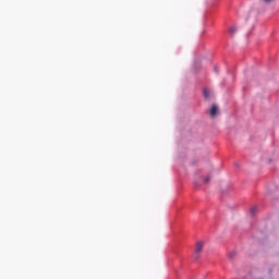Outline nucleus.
Segmentation results:
<instances>
[{
    "label": "nucleus",
    "instance_id": "0eeeda50",
    "mask_svg": "<svg viewBox=\"0 0 279 279\" xmlns=\"http://www.w3.org/2000/svg\"><path fill=\"white\" fill-rule=\"evenodd\" d=\"M195 186H199V184L196 182V183H195Z\"/></svg>",
    "mask_w": 279,
    "mask_h": 279
},
{
    "label": "nucleus",
    "instance_id": "39448f33",
    "mask_svg": "<svg viewBox=\"0 0 279 279\" xmlns=\"http://www.w3.org/2000/svg\"><path fill=\"white\" fill-rule=\"evenodd\" d=\"M199 181L203 182V184H208V182H210V177L201 178Z\"/></svg>",
    "mask_w": 279,
    "mask_h": 279
},
{
    "label": "nucleus",
    "instance_id": "7ed1b4c3",
    "mask_svg": "<svg viewBox=\"0 0 279 279\" xmlns=\"http://www.w3.org/2000/svg\"><path fill=\"white\" fill-rule=\"evenodd\" d=\"M203 95H204L205 99H209L210 98V89L205 88L203 90Z\"/></svg>",
    "mask_w": 279,
    "mask_h": 279
},
{
    "label": "nucleus",
    "instance_id": "423d86ee",
    "mask_svg": "<svg viewBox=\"0 0 279 279\" xmlns=\"http://www.w3.org/2000/svg\"><path fill=\"white\" fill-rule=\"evenodd\" d=\"M265 1V3H271V1H274V0H264Z\"/></svg>",
    "mask_w": 279,
    "mask_h": 279
},
{
    "label": "nucleus",
    "instance_id": "f257e3e1",
    "mask_svg": "<svg viewBox=\"0 0 279 279\" xmlns=\"http://www.w3.org/2000/svg\"><path fill=\"white\" fill-rule=\"evenodd\" d=\"M203 250H204V242L202 241L196 242L195 253H194L195 260L199 258V254H202Z\"/></svg>",
    "mask_w": 279,
    "mask_h": 279
},
{
    "label": "nucleus",
    "instance_id": "f03ea898",
    "mask_svg": "<svg viewBox=\"0 0 279 279\" xmlns=\"http://www.w3.org/2000/svg\"><path fill=\"white\" fill-rule=\"evenodd\" d=\"M217 112H219V107H217V105H213L210 109V117H217Z\"/></svg>",
    "mask_w": 279,
    "mask_h": 279
},
{
    "label": "nucleus",
    "instance_id": "20e7f679",
    "mask_svg": "<svg viewBox=\"0 0 279 279\" xmlns=\"http://www.w3.org/2000/svg\"><path fill=\"white\" fill-rule=\"evenodd\" d=\"M229 34H230L231 36H234V35L236 34V26H231V27L229 28Z\"/></svg>",
    "mask_w": 279,
    "mask_h": 279
}]
</instances>
